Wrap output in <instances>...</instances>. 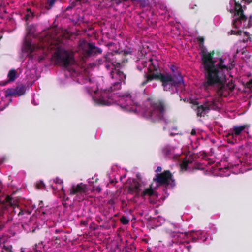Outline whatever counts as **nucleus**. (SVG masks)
I'll use <instances>...</instances> for the list:
<instances>
[{
	"label": "nucleus",
	"instance_id": "nucleus-17",
	"mask_svg": "<svg viewBox=\"0 0 252 252\" xmlns=\"http://www.w3.org/2000/svg\"><path fill=\"white\" fill-rule=\"evenodd\" d=\"M121 222L124 225L127 224L129 222V220L126 216H122L120 219Z\"/></svg>",
	"mask_w": 252,
	"mask_h": 252
},
{
	"label": "nucleus",
	"instance_id": "nucleus-28",
	"mask_svg": "<svg viewBox=\"0 0 252 252\" xmlns=\"http://www.w3.org/2000/svg\"><path fill=\"white\" fill-rule=\"evenodd\" d=\"M61 190H62V191H63V193H64V192H65V190H64V189L63 185H62V186Z\"/></svg>",
	"mask_w": 252,
	"mask_h": 252
},
{
	"label": "nucleus",
	"instance_id": "nucleus-25",
	"mask_svg": "<svg viewBox=\"0 0 252 252\" xmlns=\"http://www.w3.org/2000/svg\"><path fill=\"white\" fill-rule=\"evenodd\" d=\"M211 227H212V233H216L217 231L216 227L214 225H212Z\"/></svg>",
	"mask_w": 252,
	"mask_h": 252
},
{
	"label": "nucleus",
	"instance_id": "nucleus-32",
	"mask_svg": "<svg viewBox=\"0 0 252 252\" xmlns=\"http://www.w3.org/2000/svg\"><path fill=\"white\" fill-rule=\"evenodd\" d=\"M23 215L22 211H20V212H19L18 215Z\"/></svg>",
	"mask_w": 252,
	"mask_h": 252
},
{
	"label": "nucleus",
	"instance_id": "nucleus-8",
	"mask_svg": "<svg viewBox=\"0 0 252 252\" xmlns=\"http://www.w3.org/2000/svg\"><path fill=\"white\" fill-rule=\"evenodd\" d=\"M77 52L81 57L82 62H85L88 58L101 54L102 50L84 40H81L78 44Z\"/></svg>",
	"mask_w": 252,
	"mask_h": 252
},
{
	"label": "nucleus",
	"instance_id": "nucleus-11",
	"mask_svg": "<svg viewBox=\"0 0 252 252\" xmlns=\"http://www.w3.org/2000/svg\"><path fill=\"white\" fill-rule=\"evenodd\" d=\"M154 180L161 185H165L170 187H173L175 185L174 179L172 175L169 171H165L161 174H157Z\"/></svg>",
	"mask_w": 252,
	"mask_h": 252
},
{
	"label": "nucleus",
	"instance_id": "nucleus-1",
	"mask_svg": "<svg viewBox=\"0 0 252 252\" xmlns=\"http://www.w3.org/2000/svg\"><path fill=\"white\" fill-rule=\"evenodd\" d=\"M112 53L107 54L103 59L98 61V64H102L105 62V65L107 70L112 69L110 76L112 79H115L113 86L108 90L98 91V87L95 86H87L88 93L92 95L94 101L97 104L102 105H110L116 103L122 109L130 112L141 113L142 115L152 121L164 120V107L162 103L159 102H153L150 99H147L143 104V107L138 105L135 98L129 94L122 95L118 94H111L112 92L121 88L122 82L126 79V75L123 72L117 69L120 66V63L115 60Z\"/></svg>",
	"mask_w": 252,
	"mask_h": 252
},
{
	"label": "nucleus",
	"instance_id": "nucleus-19",
	"mask_svg": "<svg viewBox=\"0 0 252 252\" xmlns=\"http://www.w3.org/2000/svg\"><path fill=\"white\" fill-rule=\"evenodd\" d=\"M181 167L182 169L187 170L188 168V162L186 160L183 161L181 163Z\"/></svg>",
	"mask_w": 252,
	"mask_h": 252
},
{
	"label": "nucleus",
	"instance_id": "nucleus-38",
	"mask_svg": "<svg viewBox=\"0 0 252 252\" xmlns=\"http://www.w3.org/2000/svg\"><path fill=\"white\" fill-rule=\"evenodd\" d=\"M173 129L176 130V128H173Z\"/></svg>",
	"mask_w": 252,
	"mask_h": 252
},
{
	"label": "nucleus",
	"instance_id": "nucleus-27",
	"mask_svg": "<svg viewBox=\"0 0 252 252\" xmlns=\"http://www.w3.org/2000/svg\"><path fill=\"white\" fill-rule=\"evenodd\" d=\"M157 220H158V221L159 220V221H161V222H162H162H163L164 221V219H163V218H160V217H159V218L157 219Z\"/></svg>",
	"mask_w": 252,
	"mask_h": 252
},
{
	"label": "nucleus",
	"instance_id": "nucleus-23",
	"mask_svg": "<svg viewBox=\"0 0 252 252\" xmlns=\"http://www.w3.org/2000/svg\"><path fill=\"white\" fill-rule=\"evenodd\" d=\"M196 134V132L195 129H192L191 132V136L193 137L194 136H195Z\"/></svg>",
	"mask_w": 252,
	"mask_h": 252
},
{
	"label": "nucleus",
	"instance_id": "nucleus-22",
	"mask_svg": "<svg viewBox=\"0 0 252 252\" xmlns=\"http://www.w3.org/2000/svg\"><path fill=\"white\" fill-rule=\"evenodd\" d=\"M170 69L172 71L173 73H174V74H176V75H177V74H180L179 73H177V74L175 73V67L172 65L170 67Z\"/></svg>",
	"mask_w": 252,
	"mask_h": 252
},
{
	"label": "nucleus",
	"instance_id": "nucleus-37",
	"mask_svg": "<svg viewBox=\"0 0 252 252\" xmlns=\"http://www.w3.org/2000/svg\"><path fill=\"white\" fill-rule=\"evenodd\" d=\"M84 74H85V75H86V72H84Z\"/></svg>",
	"mask_w": 252,
	"mask_h": 252
},
{
	"label": "nucleus",
	"instance_id": "nucleus-29",
	"mask_svg": "<svg viewBox=\"0 0 252 252\" xmlns=\"http://www.w3.org/2000/svg\"><path fill=\"white\" fill-rule=\"evenodd\" d=\"M101 190V189L100 187H97L96 188V190H97L98 192H100Z\"/></svg>",
	"mask_w": 252,
	"mask_h": 252
},
{
	"label": "nucleus",
	"instance_id": "nucleus-5",
	"mask_svg": "<svg viewBox=\"0 0 252 252\" xmlns=\"http://www.w3.org/2000/svg\"><path fill=\"white\" fill-rule=\"evenodd\" d=\"M244 0H230L229 6L228 9L231 13L233 20L232 22L233 29L229 32L230 34L243 36V39L239 40L243 42L251 41L250 37L248 33L243 32L241 28H250L252 26V16L249 18L243 13L241 2Z\"/></svg>",
	"mask_w": 252,
	"mask_h": 252
},
{
	"label": "nucleus",
	"instance_id": "nucleus-20",
	"mask_svg": "<svg viewBox=\"0 0 252 252\" xmlns=\"http://www.w3.org/2000/svg\"><path fill=\"white\" fill-rule=\"evenodd\" d=\"M54 182L56 184L62 185L63 184V180L58 177L54 179Z\"/></svg>",
	"mask_w": 252,
	"mask_h": 252
},
{
	"label": "nucleus",
	"instance_id": "nucleus-2",
	"mask_svg": "<svg viewBox=\"0 0 252 252\" xmlns=\"http://www.w3.org/2000/svg\"><path fill=\"white\" fill-rule=\"evenodd\" d=\"M27 34L25 37L22 46V52L27 56H30L34 52L38 51L39 53L52 54V59L56 63L64 67V74L66 78L70 77L76 78L79 83L83 84L89 82L84 78V75L80 72V67L75 63L73 58V53L65 50L61 45L59 40V35L55 33V30L50 29L42 33L39 39V44H32L29 36H33L35 27L33 25L27 28Z\"/></svg>",
	"mask_w": 252,
	"mask_h": 252
},
{
	"label": "nucleus",
	"instance_id": "nucleus-12",
	"mask_svg": "<svg viewBox=\"0 0 252 252\" xmlns=\"http://www.w3.org/2000/svg\"><path fill=\"white\" fill-rule=\"evenodd\" d=\"M25 90L24 87H17L16 89H8L6 92V95L8 96H20L25 94Z\"/></svg>",
	"mask_w": 252,
	"mask_h": 252
},
{
	"label": "nucleus",
	"instance_id": "nucleus-7",
	"mask_svg": "<svg viewBox=\"0 0 252 252\" xmlns=\"http://www.w3.org/2000/svg\"><path fill=\"white\" fill-rule=\"evenodd\" d=\"M221 99L218 96L207 98L203 105L196 106L197 116H204L210 109L219 110L222 107Z\"/></svg>",
	"mask_w": 252,
	"mask_h": 252
},
{
	"label": "nucleus",
	"instance_id": "nucleus-14",
	"mask_svg": "<svg viewBox=\"0 0 252 252\" xmlns=\"http://www.w3.org/2000/svg\"><path fill=\"white\" fill-rule=\"evenodd\" d=\"M245 126H235L233 127V131L232 132V137H237L245 129Z\"/></svg>",
	"mask_w": 252,
	"mask_h": 252
},
{
	"label": "nucleus",
	"instance_id": "nucleus-35",
	"mask_svg": "<svg viewBox=\"0 0 252 252\" xmlns=\"http://www.w3.org/2000/svg\"><path fill=\"white\" fill-rule=\"evenodd\" d=\"M164 9H165V10L166 11H167V7H164Z\"/></svg>",
	"mask_w": 252,
	"mask_h": 252
},
{
	"label": "nucleus",
	"instance_id": "nucleus-10",
	"mask_svg": "<svg viewBox=\"0 0 252 252\" xmlns=\"http://www.w3.org/2000/svg\"><path fill=\"white\" fill-rule=\"evenodd\" d=\"M177 238L178 239V242L180 243H183L189 240H192V242H196L197 240L205 242L207 239L205 236V233L201 230H193L185 233H181L178 234Z\"/></svg>",
	"mask_w": 252,
	"mask_h": 252
},
{
	"label": "nucleus",
	"instance_id": "nucleus-33",
	"mask_svg": "<svg viewBox=\"0 0 252 252\" xmlns=\"http://www.w3.org/2000/svg\"><path fill=\"white\" fill-rule=\"evenodd\" d=\"M246 1L248 2V3H250L252 1V0H246Z\"/></svg>",
	"mask_w": 252,
	"mask_h": 252
},
{
	"label": "nucleus",
	"instance_id": "nucleus-13",
	"mask_svg": "<svg viewBox=\"0 0 252 252\" xmlns=\"http://www.w3.org/2000/svg\"><path fill=\"white\" fill-rule=\"evenodd\" d=\"M178 150L179 149L174 146L170 145H167L163 148L162 153L165 156H168L169 157H172L178 154L176 153V151Z\"/></svg>",
	"mask_w": 252,
	"mask_h": 252
},
{
	"label": "nucleus",
	"instance_id": "nucleus-26",
	"mask_svg": "<svg viewBox=\"0 0 252 252\" xmlns=\"http://www.w3.org/2000/svg\"><path fill=\"white\" fill-rule=\"evenodd\" d=\"M162 170V168L160 166H158L157 167V169L156 170V172H159L161 171Z\"/></svg>",
	"mask_w": 252,
	"mask_h": 252
},
{
	"label": "nucleus",
	"instance_id": "nucleus-31",
	"mask_svg": "<svg viewBox=\"0 0 252 252\" xmlns=\"http://www.w3.org/2000/svg\"><path fill=\"white\" fill-rule=\"evenodd\" d=\"M125 177H126V176H125V175H124V176H123V177H120V180H121V181H123V178H125Z\"/></svg>",
	"mask_w": 252,
	"mask_h": 252
},
{
	"label": "nucleus",
	"instance_id": "nucleus-3",
	"mask_svg": "<svg viewBox=\"0 0 252 252\" xmlns=\"http://www.w3.org/2000/svg\"><path fill=\"white\" fill-rule=\"evenodd\" d=\"M197 41L199 43L204 69L205 81L203 87L207 89L208 87H212L220 92H223L227 89L226 76L234 66L233 61L228 55L213 57L204 46V38L198 37Z\"/></svg>",
	"mask_w": 252,
	"mask_h": 252
},
{
	"label": "nucleus",
	"instance_id": "nucleus-21",
	"mask_svg": "<svg viewBox=\"0 0 252 252\" xmlns=\"http://www.w3.org/2000/svg\"><path fill=\"white\" fill-rule=\"evenodd\" d=\"M83 18L79 15H76V22H84Z\"/></svg>",
	"mask_w": 252,
	"mask_h": 252
},
{
	"label": "nucleus",
	"instance_id": "nucleus-15",
	"mask_svg": "<svg viewBox=\"0 0 252 252\" xmlns=\"http://www.w3.org/2000/svg\"><path fill=\"white\" fill-rule=\"evenodd\" d=\"M8 81H14L17 77L16 72L15 70H10L7 75Z\"/></svg>",
	"mask_w": 252,
	"mask_h": 252
},
{
	"label": "nucleus",
	"instance_id": "nucleus-18",
	"mask_svg": "<svg viewBox=\"0 0 252 252\" xmlns=\"http://www.w3.org/2000/svg\"><path fill=\"white\" fill-rule=\"evenodd\" d=\"M56 0H47V3L48 6H46L47 9H50L54 4Z\"/></svg>",
	"mask_w": 252,
	"mask_h": 252
},
{
	"label": "nucleus",
	"instance_id": "nucleus-6",
	"mask_svg": "<svg viewBox=\"0 0 252 252\" xmlns=\"http://www.w3.org/2000/svg\"><path fill=\"white\" fill-rule=\"evenodd\" d=\"M125 187L127 189L129 194L134 195L137 197L141 196L145 199L146 197L155 194V190L151 187L144 189L142 185L135 179H128Z\"/></svg>",
	"mask_w": 252,
	"mask_h": 252
},
{
	"label": "nucleus",
	"instance_id": "nucleus-36",
	"mask_svg": "<svg viewBox=\"0 0 252 252\" xmlns=\"http://www.w3.org/2000/svg\"><path fill=\"white\" fill-rule=\"evenodd\" d=\"M193 140V138H190V140L192 141Z\"/></svg>",
	"mask_w": 252,
	"mask_h": 252
},
{
	"label": "nucleus",
	"instance_id": "nucleus-24",
	"mask_svg": "<svg viewBox=\"0 0 252 252\" xmlns=\"http://www.w3.org/2000/svg\"><path fill=\"white\" fill-rule=\"evenodd\" d=\"M248 86L252 90V80H251L248 83Z\"/></svg>",
	"mask_w": 252,
	"mask_h": 252
},
{
	"label": "nucleus",
	"instance_id": "nucleus-4",
	"mask_svg": "<svg viewBox=\"0 0 252 252\" xmlns=\"http://www.w3.org/2000/svg\"><path fill=\"white\" fill-rule=\"evenodd\" d=\"M138 63H141L143 67L138 65L137 68L140 71L143 70L145 73L146 80L142 82L143 85L154 79L160 80L162 82L164 90L172 94L174 92H177V87L184 85L183 78L180 74L172 75L161 73L158 69V62L155 57L150 58L148 61L142 59L139 60Z\"/></svg>",
	"mask_w": 252,
	"mask_h": 252
},
{
	"label": "nucleus",
	"instance_id": "nucleus-30",
	"mask_svg": "<svg viewBox=\"0 0 252 252\" xmlns=\"http://www.w3.org/2000/svg\"><path fill=\"white\" fill-rule=\"evenodd\" d=\"M191 248V246L190 245H189V246H187V249H188V250L189 251L190 250V249Z\"/></svg>",
	"mask_w": 252,
	"mask_h": 252
},
{
	"label": "nucleus",
	"instance_id": "nucleus-34",
	"mask_svg": "<svg viewBox=\"0 0 252 252\" xmlns=\"http://www.w3.org/2000/svg\"><path fill=\"white\" fill-rule=\"evenodd\" d=\"M230 174L229 173L224 174V176H229Z\"/></svg>",
	"mask_w": 252,
	"mask_h": 252
},
{
	"label": "nucleus",
	"instance_id": "nucleus-16",
	"mask_svg": "<svg viewBox=\"0 0 252 252\" xmlns=\"http://www.w3.org/2000/svg\"><path fill=\"white\" fill-rule=\"evenodd\" d=\"M33 17V13L30 10L27 9V13L25 15V20L26 21H28L31 18H32Z\"/></svg>",
	"mask_w": 252,
	"mask_h": 252
},
{
	"label": "nucleus",
	"instance_id": "nucleus-9",
	"mask_svg": "<svg viewBox=\"0 0 252 252\" xmlns=\"http://www.w3.org/2000/svg\"><path fill=\"white\" fill-rule=\"evenodd\" d=\"M88 191L87 185L83 183L79 184H72L68 189V192L69 195H75V200L81 201L84 200L86 196V194Z\"/></svg>",
	"mask_w": 252,
	"mask_h": 252
}]
</instances>
